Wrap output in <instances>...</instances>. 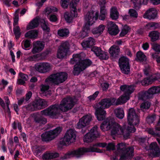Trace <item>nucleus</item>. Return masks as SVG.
Listing matches in <instances>:
<instances>
[{"label": "nucleus", "mask_w": 160, "mask_h": 160, "mask_svg": "<svg viewBox=\"0 0 160 160\" xmlns=\"http://www.w3.org/2000/svg\"><path fill=\"white\" fill-rule=\"evenodd\" d=\"M101 130L104 131L111 129L112 135L115 136L123 135L125 138H127L131 132L128 130V126L127 129H123L122 127L118 123L115 122L111 118H107L104 121L100 126Z\"/></svg>", "instance_id": "obj_1"}, {"label": "nucleus", "mask_w": 160, "mask_h": 160, "mask_svg": "<svg viewBox=\"0 0 160 160\" xmlns=\"http://www.w3.org/2000/svg\"><path fill=\"white\" fill-rule=\"evenodd\" d=\"M74 106V102L72 98H64L59 106L55 105L51 107V118H57L59 110L66 112L71 109Z\"/></svg>", "instance_id": "obj_2"}, {"label": "nucleus", "mask_w": 160, "mask_h": 160, "mask_svg": "<svg viewBox=\"0 0 160 160\" xmlns=\"http://www.w3.org/2000/svg\"><path fill=\"white\" fill-rule=\"evenodd\" d=\"M98 17V12L97 11L91 10L88 12L85 17L86 23L80 33V38H83L88 36L89 31V26L92 25Z\"/></svg>", "instance_id": "obj_3"}, {"label": "nucleus", "mask_w": 160, "mask_h": 160, "mask_svg": "<svg viewBox=\"0 0 160 160\" xmlns=\"http://www.w3.org/2000/svg\"><path fill=\"white\" fill-rule=\"evenodd\" d=\"M88 152H102V151L99 149L93 147H90L87 148H80L69 152L61 157L62 160H66L72 157H75L78 158L82 157L84 153Z\"/></svg>", "instance_id": "obj_4"}, {"label": "nucleus", "mask_w": 160, "mask_h": 160, "mask_svg": "<svg viewBox=\"0 0 160 160\" xmlns=\"http://www.w3.org/2000/svg\"><path fill=\"white\" fill-rule=\"evenodd\" d=\"M120 88L121 91L123 92L124 93L117 99L116 102L117 105L121 104L126 102L129 100L130 95L135 90L133 86L126 84L121 85Z\"/></svg>", "instance_id": "obj_5"}, {"label": "nucleus", "mask_w": 160, "mask_h": 160, "mask_svg": "<svg viewBox=\"0 0 160 160\" xmlns=\"http://www.w3.org/2000/svg\"><path fill=\"white\" fill-rule=\"evenodd\" d=\"M127 118L128 121V130L131 132H134L136 129L134 126L138 124L139 117L133 108H130L128 111Z\"/></svg>", "instance_id": "obj_6"}, {"label": "nucleus", "mask_w": 160, "mask_h": 160, "mask_svg": "<svg viewBox=\"0 0 160 160\" xmlns=\"http://www.w3.org/2000/svg\"><path fill=\"white\" fill-rule=\"evenodd\" d=\"M152 70L150 68L149 66L145 67L144 72L146 76H149V78H145L141 82L142 85H148L151 84L154 81L159 79L160 77L159 74H152Z\"/></svg>", "instance_id": "obj_7"}, {"label": "nucleus", "mask_w": 160, "mask_h": 160, "mask_svg": "<svg viewBox=\"0 0 160 160\" xmlns=\"http://www.w3.org/2000/svg\"><path fill=\"white\" fill-rule=\"evenodd\" d=\"M117 147L118 152H124V153L121 156V160L130 159L133 156L134 149L133 148H127L125 144L122 143L118 144Z\"/></svg>", "instance_id": "obj_8"}, {"label": "nucleus", "mask_w": 160, "mask_h": 160, "mask_svg": "<svg viewBox=\"0 0 160 160\" xmlns=\"http://www.w3.org/2000/svg\"><path fill=\"white\" fill-rule=\"evenodd\" d=\"M76 138L75 132L72 129L68 130L63 138L60 139L59 143L62 145H68L74 142Z\"/></svg>", "instance_id": "obj_9"}, {"label": "nucleus", "mask_w": 160, "mask_h": 160, "mask_svg": "<svg viewBox=\"0 0 160 160\" xmlns=\"http://www.w3.org/2000/svg\"><path fill=\"white\" fill-rule=\"evenodd\" d=\"M70 45L67 41L62 42L58 47L57 52V57L60 59L65 58L69 52Z\"/></svg>", "instance_id": "obj_10"}, {"label": "nucleus", "mask_w": 160, "mask_h": 160, "mask_svg": "<svg viewBox=\"0 0 160 160\" xmlns=\"http://www.w3.org/2000/svg\"><path fill=\"white\" fill-rule=\"evenodd\" d=\"M67 74L65 72H61L51 75V83L53 82L55 84L62 83L67 79Z\"/></svg>", "instance_id": "obj_11"}, {"label": "nucleus", "mask_w": 160, "mask_h": 160, "mask_svg": "<svg viewBox=\"0 0 160 160\" xmlns=\"http://www.w3.org/2000/svg\"><path fill=\"white\" fill-rule=\"evenodd\" d=\"M99 135L97 130V127L95 126L92 128L90 132L86 134L83 138L84 142H92Z\"/></svg>", "instance_id": "obj_12"}, {"label": "nucleus", "mask_w": 160, "mask_h": 160, "mask_svg": "<svg viewBox=\"0 0 160 160\" xmlns=\"http://www.w3.org/2000/svg\"><path fill=\"white\" fill-rule=\"evenodd\" d=\"M92 120V117L90 114L84 115L81 118L77 123V128H82L89 125Z\"/></svg>", "instance_id": "obj_13"}, {"label": "nucleus", "mask_w": 160, "mask_h": 160, "mask_svg": "<svg viewBox=\"0 0 160 160\" xmlns=\"http://www.w3.org/2000/svg\"><path fill=\"white\" fill-rule=\"evenodd\" d=\"M50 68V64L47 62H38L34 66L35 70L41 73H45L48 72Z\"/></svg>", "instance_id": "obj_14"}, {"label": "nucleus", "mask_w": 160, "mask_h": 160, "mask_svg": "<svg viewBox=\"0 0 160 160\" xmlns=\"http://www.w3.org/2000/svg\"><path fill=\"white\" fill-rule=\"evenodd\" d=\"M115 98H105L102 99L99 103L98 108L104 109L109 108L111 105L115 104Z\"/></svg>", "instance_id": "obj_15"}, {"label": "nucleus", "mask_w": 160, "mask_h": 160, "mask_svg": "<svg viewBox=\"0 0 160 160\" xmlns=\"http://www.w3.org/2000/svg\"><path fill=\"white\" fill-rule=\"evenodd\" d=\"M32 106L36 110H40L46 107L48 104L47 102L44 99H39L33 102Z\"/></svg>", "instance_id": "obj_16"}, {"label": "nucleus", "mask_w": 160, "mask_h": 160, "mask_svg": "<svg viewBox=\"0 0 160 160\" xmlns=\"http://www.w3.org/2000/svg\"><path fill=\"white\" fill-rule=\"evenodd\" d=\"M108 31L111 35H116L119 32L118 27L115 23L112 21H108Z\"/></svg>", "instance_id": "obj_17"}, {"label": "nucleus", "mask_w": 160, "mask_h": 160, "mask_svg": "<svg viewBox=\"0 0 160 160\" xmlns=\"http://www.w3.org/2000/svg\"><path fill=\"white\" fill-rule=\"evenodd\" d=\"M160 93V87L154 86L149 88L148 91L144 93V95L147 98H149L151 97L154 94Z\"/></svg>", "instance_id": "obj_18"}, {"label": "nucleus", "mask_w": 160, "mask_h": 160, "mask_svg": "<svg viewBox=\"0 0 160 160\" xmlns=\"http://www.w3.org/2000/svg\"><path fill=\"white\" fill-rule=\"evenodd\" d=\"M151 152L150 155L153 157H158L160 154V149L157 146L156 142H153L150 145Z\"/></svg>", "instance_id": "obj_19"}, {"label": "nucleus", "mask_w": 160, "mask_h": 160, "mask_svg": "<svg viewBox=\"0 0 160 160\" xmlns=\"http://www.w3.org/2000/svg\"><path fill=\"white\" fill-rule=\"evenodd\" d=\"M95 115L97 119L99 121L103 120L106 117V112L100 108H97L95 109Z\"/></svg>", "instance_id": "obj_20"}, {"label": "nucleus", "mask_w": 160, "mask_h": 160, "mask_svg": "<svg viewBox=\"0 0 160 160\" xmlns=\"http://www.w3.org/2000/svg\"><path fill=\"white\" fill-rule=\"evenodd\" d=\"M95 40L92 37H89L87 40L83 41L81 43V45L85 49L90 48L95 44Z\"/></svg>", "instance_id": "obj_21"}, {"label": "nucleus", "mask_w": 160, "mask_h": 160, "mask_svg": "<svg viewBox=\"0 0 160 160\" xmlns=\"http://www.w3.org/2000/svg\"><path fill=\"white\" fill-rule=\"evenodd\" d=\"M44 44L43 42L40 41H37L34 45L33 48L32 50L33 53H35L42 51L44 48Z\"/></svg>", "instance_id": "obj_22"}, {"label": "nucleus", "mask_w": 160, "mask_h": 160, "mask_svg": "<svg viewBox=\"0 0 160 160\" xmlns=\"http://www.w3.org/2000/svg\"><path fill=\"white\" fill-rule=\"evenodd\" d=\"M84 54L83 53L74 54L73 55L72 58H71L70 61V63L73 64L77 62V63H78L80 64L82 60V57H84Z\"/></svg>", "instance_id": "obj_23"}, {"label": "nucleus", "mask_w": 160, "mask_h": 160, "mask_svg": "<svg viewBox=\"0 0 160 160\" xmlns=\"http://www.w3.org/2000/svg\"><path fill=\"white\" fill-rule=\"evenodd\" d=\"M77 2L73 1L70 3V13L73 17H77L78 15L77 9L76 8Z\"/></svg>", "instance_id": "obj_24"}, {"label": "nucleus", "mask_w": 160, "mask_h": 160, "mask_svg": "<svg viewBox=\"0 0 160 160\" xmlns=\"http://www.w3.org/2000/svg\"><path fill=\"white\" fill-rule=\"evenodd\" d=\"M137 60L142 63L147 62V58L145 54L142 52H138L136 54Z\"/></svg>", "instance_id": "obj_25"}, {"label": "nucleus", "mask_w": 160, "mask_h": 160, "mask_svg": "<svg viewBox=\"0 0 160 160\" xmlns=\"http://www.w3.org/2000/svg\"><path fill=\"white\" fill-rule=\"evenodd\" d=\"M120 52L119 48L115 45L111 47L109 49V52L112 57H116L119 53Z\"/></svg>", "instance_id": "obj_26"}, {"label": "nucleus", "mask_w": 160, "mask_h": 160, "mask_svg": "<svg viewBox=\"0 0 160 160\" xmlns=\"http://www.w3.org/2000/svg\"><path fill=\"white\" fill-rule=\"evenodd\" d=\"M41 18L39 17H36L33 19L27 26L28 29H32L37 27L38 25L39 22H40Z\"/></svg>", "instance_id": "obj_27"}, {"label": "nucleus", "mask_w": 160, "mask_h": 160, "mask_svg": "<svg viewBox=\"0 0 160 160\" xmlns=\"http://www.w3.org/2000/svg\"><path fill=\"white\" fill-rule=\"evenodd\" d=\"M45 82H48V84H42L40 86V91L42 93L47 91L49 88L50 83V76H49L45 80Z\"/></svg>", "instance_id": "obj_28"}, {"label": "nucleus", "mask_w": 160, "mask_h": 160, "mask_svg": "<svg viewBox=\"0 0 160 160\" xmlns=\"http://www.w3.org/2000/svg\"><path fill=\"white\" fill-rule=\"evenodd\" d=\"M148 36L152 42L160 39V34L157 31L151 32L149 33Z\"/></svg>", "instance_id": "obj_29"}, {"label": "nucleus", "mask_w": 160, "mask_h": 160, "mask_svg": "<svg viewBox=\"0 0 160 160\" xmlns=\"http://www.w3.org/2000/svg\"><path fill=\"white\" fill-rule=\"evenodd\" d=\"M157 14V11L156 9L154 8L149 9L147 12V18L149 19H153L155 18Z\"/></svg>", "instance_id": "obj_30"}, {"label": "nucleus", "mask_w": 160, "mask_h": 160, "mask_svg": "<svg viewBox=\"0 0 160 160\" xmlns=\"http://www.w3.org/2000/svg\"><path fill=\"white\" fill-rule=\"evenodd\" d=\"M34 120L36 123L43 124H46L47 122V119L39 115L35 116Z\"/></svg>", "instance_id": "obj_31"}, {"label": "nucleus", "mask_w": 160, "mask_h": 160, "mask_svg": "<svg viewBox=\"0 0 160 160\" xmlns=\"http://www.w3.org/2000/svg\"><path fill=\"white\" fill-rule=\"evenodd\" d=\"M110 16L111 18L113 20H116L118 18L119 13L117 8L113 7L111 8Z\"/></svg>", "instance_id": "obj_32"}, {"label": "nucleus", "mask_w": 160, "mask_h": 160, "mask_svg": "<svg viewBox=\"0 0 160 160\" xmlns=\"http://www.w3.org/2000/svg\"><path fill=\"white\" fill-rule=\"evenodd\" d=\"M84 70V68L80 63H77L74 66L73 72L74 75H78Z\"/></svg>", "instance_id": "obj_33"}, {"label": "nucleus", "mask_w": 160, "mask_h": 160, "mask_svg": "<svg viewBox=\"0 0 160 160\" xmlns=\"http://www.w3.org/2000/svg\"><path fill=\"white\" fill-rule=\"evenodd\" d=\"M62 130V128L59 127L51 131V140L55 138L60 134Z\"/></svg>", "instance_id": "obj_34"}, {"label": "nucleus", "mask_w": 160, "mask_h": 160, "mask_svg": "<svg viewBox=\"0 0 160 160\" xmlns=\"http://www.w3.org/2000/svg\"><path fill=\"white\" fill-rule=\"evenodd\" d=\"M38 32L36 30H32L27 32L25 34L26 38L31 39L34 38L38 36Z\"/></svg>", "instance_id": "obj_35"}, {"label": "nucleus", "mask_w": 160, "mask_h": 160, "mask_svg": "<svg viewBox=\"0 0 160 160\" xmlns=\"http://www.w3.org/2000/svg\"><path fill=\"white\" fill-rule=\"evenodd\" d=\"M105 28V26L103 25H100L98 27L94 28L92 31L93 34L100 35L103 31Z\"/></svg>", "instance_id": "obj_36"}, {"label": "nucleus", "mask_w": 160, "mask_h": 160, "mask_svg": "<svg viewBox=\"0 0 160 160\" xmlns=\"http://www.w3.org/2000/svg\"><path fill=\"white\" fill-rule=\"evenodd\" d=\"M114 112L116 117L118 118L122 119L123 118L124 113L122 108H117L115 110Z\"/></svg>", "instance_id": "obj_37"}, {"label": "nucleus", "mask_w": 160, "mask_h": 160, "mask_svg": "<svg viewBox=\"0 0 160 160\" xmlns=\"http://www.w3.org/2000/svg\"><path fill=\"white\" fill-rule=\"evenodd\" d=\"M107 11L105 7L103 6L100 8V14L99 16V19L102 20H104L107 15Z\"/></svg>", "instance_id": "obj_38"}, {"label": "nucleus", "mask_w": 160, "mask_h": 160, "mask_svg": "<svg viewBox=\"0 0 160 160\" xmlns=\"http://www.w3.org/2000/svg\"><path fill=\"white\" fill-rule=\"evenodd\" d=\"M14 33L15 35V38L18 39L20 37L21 34V29L18 26H15L13 29Z\"/></svg>", "instance_id": "obj_39"}, {"label": "nucleus", "mask_w": 160, "mask_h": 160, "mask_svg": "<svg viewBox=\"0 0 160 160\" xmlns=\"http://www.w3.org/2000/svg\"><path fill=\"white\" fill-rule=\"evenodd\" d=\"M159 27L158 23L152 22L148 23L146 25V28L148 29H155L158 28Z\"/></svg>", "instance_id": "obj_40"}, {"label": "nucleus", "mask_w": 160, "mask_h": 160, "mask_svg": "<svg viewBox=\"0 0 160 160\" xmlns=\"http://www.w3.org/2000/svg\"><path fill=\"white\" fill-rule=\"evenodd\" d=\"M42 141L48 142L50 140V131H48L43 133L41 135Z\"/></svg>", "instance_id": "obj_41"}, {"label": "nucleus", "mask_w": 160, "mask_h": 160, "mask_svg": "<svg viewBox=\"0 0 160 160\" xmlns=\"http://www.w3.org/2000/svg\"><path fill=\"white\" fill-rule=\"evenodd\" d=\"M58 35L62 37H67L69 34V31L67 29H62L59 30L58 31Z\"/></svg>", "instance_id": "obj_42"}, {"label": "nucleus", "mask_w": 160, "mask_h": 160, "mask_svg": "<svg viewBox=\"0 0 160 160\" xmlns=\"http://www.w3.org/2000/svg\"><path fill=\"white\" fill-rule=\"evenodd\" d=\"M41 55L38 54L30 56L27 58V60L29 61H38L40 59Z\"/></svg>", "instance_id": "obj_43"}, {"label": "nucleus", "mask_w": 160, "mask_h": 160, "mask_svg": "<svg viewBox=\"0 0 160 160\" xmlns=\"http://www.w3.org/2000/svg\"><path fill=\"white\" fill-rule=\"evenodd\" d=\"M119 66L129 64V60L125 57H121L119 59Z\"/></svg>", "instance_id": "obj_44"}, {"label": "nucleus", "mask_w": 160, "mask_h": 160, "mask_svg": "<svg viewBox=\"0 0 160 160\" xmlns=\"http://www.w3.org/2000/svg\"><path fill=\"white\" fill-rule=\"evenodd\" d=\"M130 30V28L127 25H124L122 29V31L120 34L121 37H123L129 32Z\"/></svg>", "instance_id": "obj_45"}, {"label": "nucleus", "mask_w": 160, "mask_h": 160, "mask_svg": "<svg viewBox=\"0 0 160 160\" xmlns=\"http://www.w3.org/2000/svg\"><path fill=\"white\" fill-rule=\"evenodd\" d=\"M4 99L5 100V102L7 107V109L5 110V112L6 113H7L8 116L9 118L11 117V112L10 111V109L9 108V105L10 104V102L9 101L8 98V96H5L4 97Z\"/></svg>", "instance_id": "obj_46"}, {"label": "nucleus", "mask_w": 160, "mask_h": 160, "mask_svg": "<svg viewBox=\"0 0 160 160\" xmlns=\"http://www.w3.org/2000/svg\"><path fill=\"white\" fill-rule=\"evenodd\" d=\"M122 72L125 74H128L130 72V67L129 64L120 66Z\"/></svg>", "instance_id": "obj_47"}, {"label": "nucleus", "mask_w": 160, "mask_h": 160, "mask_svg": "<svg viewBox=\"0 0 160 160\" xmlns=\"http://www.w3.org/2000/svg\"><path fill=\"white\" fill-rule=\"evenodd\" d=\"M92 64V62L89 59L82 60L80 64L85 69L87 67L89 66Z\"/></svg>", "instance_id": "obj_48"}, {"label": "nucleus", "mask_w": 160, "mask_h": 160, "mask_svg": "<svg viewBox=\"0 0 160 160\" xmlns=\"http://www.w3.org/2000/svg\"><path fill=\"white\" fill-rule=\"evenodd\" d=\"M33 150L36 156L37 157L38 154L40 153L42 151V147L38 146H34L33 147Z\"/></svg>", "instance_id": "obj_49"}, {"label": "nucleus", "mask_w": 160, "mask_h": 160, "mask_svg": "<svg viewBox=\"0 0 160 160\" xmlns=\"http://www.w3.org/2000/svg\"><path fill=\"white\" fill-rule=\"evenodd\" d=\"M64 17L66 21L68 22H71L74 18L71 14H70L67 12L65 13Z\"/></svg>", "instance_id": "obj_50"}, {"label": "nucleus", "mask_w": 160, "mask_h": 160, "mask_svg": "<svg viewBox=\"0 0 160 160\" xmlns=\"http://www.w3.org/2000/svg\"><path fill=\"white\" fill-rule=\"evenodd\" d=\"M91 51L93 52L97 56H98L100 53L102 52V51L100 48L96 46H94L91 49Z\"/></svg>", "instance_id": "obj_51"}, {"label": "nucleus", "mask_w": 160, "mask_h": 160, "mask_svg": "<svg viewBox=\"0 0 160 160\" xmlns=\"http://www.w3.org/2000/svg\"><path fill=\"white\" fill-rule=\"evenodd\" d=\"M40 22L42 23L41 25V27L42 29L43 30H46L48 32L49 31V28L48 27L46 22L45 20L44 19L41 18V19H40Z\"/></svg>", "instance_id": "obj_52"}, {"label": "nucleus", "mask_w": 160, "mask_h": 160, "mask_svg": "<svg viewBox=\"0 0 160 160\" xmlns=\"http://www.w3.org/2000/svg\"><path fill=\"white\" fill-rule=\"evenodd\" d=\"M17 126H18V128L20 130H21L22 126L21 123L18 121H15L12 124V127L14 129H16L17 128Z\"/></svg>", "instance_id": "obj_53"}, {"label": "nucleus", "mask_w": 160, "mask_h": 160, "mask_svg": "<svg viewBox=\"0 0 160 160\" xmlns=\"http://www.w3.org/2000/svg\"><path fill=\"white\" fill-rule=\"evenodd\" d=\"M128 13L131 17L133 18H137L138 16V14L136 10L131 9L129 10Z\"/></svg>", "instance_id": "obj_54"}, {"label": "nucleus", "mask_w": 160, "mask_h": 160, "mask_svg": "<svg viewBox=\"0 0 160 160\" xmlns=\"http://www.w3.org/2000/svg\"><path fill=\"white\" fill-rule=\"evenodd\" d=\"M31 45V40H30L27 39L22 41V47L23 46L25 48H29Z\"/></svg>", "instance_id": "obj_55"}, {"label": "nucleus", "mask_w": 160, "mask_h": 160, "mask_svg": "<svg viewBox=\"0 0 160 160\" xmlns=\"http://www.w3.org/2000/svg\"><path fill=\"white\" fill-rule=\"evenodd\" d=\"M41 114L45 116H49L50 115V107H49L46 109L41 111Z\"/></svg>", "instance_id": "obj_56"}, {"label": "nucleus", "mask_w": 160, "mask_h": 160, "mask_svg": "<svg viewBox=\"0 0 160 160\" xmlns=\"http://www.w3.org/2000/svg\"><path fill=\"white\" fill-rule=\"evenodd\" d=\"M42 159L43 160H49L50 159V152L47 151L45 152L42 156Z\"/></svg>", "instance_id": "obj_57"}, {"label": "nucleus", "mask_w": 160, "mask_h": 160, "mask_svg": "<svg viewBox=\"0 0 160 160\" xmlns=\"http://www.w3.org/2000/svg\"><path fill=\"white\" fill-rule=\"evenodd\" d=\"M98 56L99 57L100 59H107L108 58V56L107 53L102 51V52L100 53Z\"/></svg>", "instance_id": "obj_58"}, {"label": "nucleus", "mask_w": 160, "mask_h": 160, "mask_svg": "<svg viewBox=\"0 0 160 160\" xmlns=\"http://www.w3.org/2000/svg\"><path fill=\"white\" fill-rule=\"evenodd\" d=\"M152 48L155 51L160 52V45L157 43L154 42L152 44Z\"/></svg>", "instance_id": "obj_59"}, {"label": "nucleus", "mask_w": 160, "mask_h": 160, "mask_svg": "<svg viewBox=\"0 0 160 160\" xmlns=\"http://www.w3.org/2000/svg\"><path fill=\"white\" fill-rule=\"evenodd\" d=\"M146 131L149 134L152 135L154 136L160 137V134L159 133L154 132L153 128H148Z\"/></svg>", "instance_id": "obj_60"}, {"label": "nucleus", "mask_w": 160, "mask_h": 160, "mask_svg": "<svg viewBox=\"0 0 160 160\" xmlns=\"http://www.w3.org/2000/svg\"><path fill=\"white\" fill-rule=\"evenodd\" d=\"M150 106V103L148 101H146L142 104L141 105V108L142 109H148Z\"/></svg>", "instance_id": "obj_61"}, {"label": "nucleus", "mask_w": 160, "mask_h": 160, "mask_svg": "<svg viewBox=\"0 0 160 160\" xmlns=\"http://www.w3.org/2000/svg\"><path fill=\"white\" fill-rule=\"evenodd\" d=\"M156 116L155 115L149 116L147 118V121L149 123H152L155 120Z\"/></svg>", "instance_id": "obj_62"}, {"label": "nucleus", "mask_w": 160, "mask_h": 160, "mask_svg": "<svg viewBox=\"0 0 160 160\" xmlns=\"http://www.w3.org/2000/svg\"><path fill=\"white\" fill-rule=\"evenodd\" d=\"M69 0H61V5L63 8H67L68 5Z\"/></svg>", "instance_id": "obj_63"}, {"label": "nucleus", "mask_w": 160, "mask_h": 160, "mask_svg": "<svg viewBox=\"0 0 160 160\" xmlns=\"http://www.w3.org/2000/svg\"><path fill=\"white\" fill-rule=\"evenodd\" d=\"M98 93L99 92L96 91L92 95L89 96L88 98L90 101L93 100L97 97Z\"/></svg>", "instance_id": "obj_64"}]
</instances>
